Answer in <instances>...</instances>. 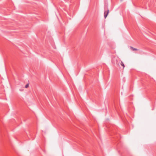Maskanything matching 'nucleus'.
Returning <instances> with one entry per match:
<instances>
[{"mask_svg":"<svg viewBox=\"0 0 156 156\" xmlns=\"http://www.w3.org/2000/svg\"><path fill=\"white\" fill-rule=\"evenodd\" d=\"M121 65L123 66V68H124L125 65H124V63H123V62L122 61L121 62Z\"/></svg>","mask_w":156,"mask_h":156,"instance_id":"3","label":"nucleus"},{"mask_svg":"<svg viewBox=\"0 0 156 156\" xmlns=\"http://www.w3.org/2000/svg\"><path fill=\"white\" fill-rule=\"evenodd\" d=\"M121 1H122V0H121Z\"/></svg>","mask_w":156,"mask_h":156,"instance_id":"7","label":"nucleus"},{"mask_svg":"<svg viewBox=\"0 0 156 156\" xmlns=\"http://www.w3.org/2000/svg\"><path fill=\"white\" fill-rule=\"evenodd\" d=\"M113 58L112 59V63H114L113 61Z\"/></svg>","mask_w":156,"mask_h":156,"instance_id":"5","label":"nucleus"},{"mask_svg":"<svg viewBox=\"0 0 156 156\" xmlns=\"http://www.w3.org/2000/svg\"><path fill=\"white\" fill-rule=\"evenodd\" d=\"M29 84H27L25 85V87L26 88H27L29 87Z\"/></svg>","mask_w":156,"mask_h":156,"instance_id":"4","label":"nucleus"},{"mask_svg":"<svg viewBox=\"0 0 156 156\" xmlns=\"http://www.w3.org/2000/svg\"><path fill=\"white\" fill-rule=\"evenodd\" d=\"M109 12V10L108 9L107 10H105V11L104 13V16L105 18H106V17H107Z\"/></svg>","mask_w":156,"mask_h":156,"instance_id":"1","label":"nucleus"},{"mask_svg":"<svg viewBox=\"0 0 156 156\" xmlns=\"http://www.w3.org/2000/svg\"><path fill=\"white\" fill-rule=\"evenodd\" d=\"M115 61H116V62H117V59H116Z\"/></svg>","mask_w":156,"mask_h":156,"instance_id":"6","label":"nucleus"},{"mask_svg":"<svg viewBox=\"0 0 156 156\" xmlns=\"http://www.w3.org/2000/svg\"><path fill=\"white\" fill-rule=\"evenodd\" d=\"M130 48L131 49H132L133 51H135L138 50V49L136 48H133V47H132V46H130Z\"/></svg>","mask_w":156,"mask_h":156,"instance_id":"2","label":"nucleus"}]
</instances>
